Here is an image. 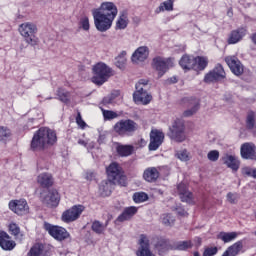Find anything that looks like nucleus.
<instances>
[{"mask_svg": "<svg viewBox=\"0 0 256 256\" xmlns=\"http://www.w3.org/2000/svg\"><path fill=\"white\" fill-rule=\"evenodd\" d=\"M256 125V113L253 110H249L246 116L247 129H254Z\"/></svg>", "mask_w": 256, "mask_h": 256, "instance_id": "obj_36", "label": "nucleus"}, {"mask_svg": "<svg viewBox=\"0 0 256 256\" xmlns=\"http://www.w3.org/2000/svg\"><path fill=\"white\" fill-rule=\"evenodd\" d=\"M194 256H201L199 252H194Z\"/></svg>", "mask_w": 256, "mask_h": 256, "instance_id": "obj_60", "label": "nucleus"}, {"mask_svg": "<svg viewBox=\"0 0 256 256\" xmlns=\"http://www.w3.org/2000/svg\"><path fill=\"white\" fill-rule=\"evenodd\" d=\"M137 213V207L131 206L124 209V211L117 217L115 224L124 223V221H129Z\"/></svg>", "mask_w": 256, "mask_h": 256, "instance_id": "obj_24", "label": "nucleus"}, {"mask_svg": "<svg viewBox=\"0 0 256 256\" xmlns=\"http://www.w3.org/2000/svg\"><path fill=\"white\" fill-rule=\"evenodd\" d=\"M37 182L39 183V185H41V187H51V185H53V176L48 173H42L38 176Z\"/></svg>", "mask_w": 256, "mask_h": 256, "instance_id": "obj_30", "label": "nucleus"}, {"mask_svg": "<svg viewBox=\"0 0 256 256\" xmlns=\"http://www.w3.org/2000/svg\"><path fill=\"white\" fill-rule=\"evenodd\" d=\"M149 199V196L145 192H136L133 195L134 203H145Z\"/></svg>", "mask_w": 256, "mask_h": 256, "instance_id": "obj_41", "label": "nucleus"}, {"mask_svg": "<svg viewBox=\"0 0 256 256\" xmlns=\"http://www.w3.org/2000/svg\"><path fill=\"white\" fill-rule=\"evenodd\" d=\"M106 173L108 175V181H112V183H118V185L125 186L127 178L123 174V168L117 163L112 162L107 168Z\"/></svg>", "mask_w": 256, "mask_h": 256, "instance_id": "obj_9", "label": "nucleus"}, {"mask_svg": "<svg viewBox=\"0 0 256 256\" xmlns=\"http://www.w3.org/2000/svg\"><path fill=\"white\" fill-rule=\"evenodd\" d=\"M59 201H61V197L59 196V192L55 189L49 190L47 196L43 199V203L48 207H57Z\"/></svg>", "mask_w": 256, "mask_h": 256, "instance_id": "obj_23", "label": "nucleus"}, {"mask_svg": "<svg viewBox=\"0 0 256 256\" xmlns=\"http://www.w3.org/2000/svg\"><path fill=\"white\" fill-rule=\"evenodd\" d=\"M136 90L133 93V99L136 103H140L141 105H149L153 99V96L149 94V80L141 79L136 83Z\"/></svg>", "mask_w": 256, "mask_h": 256, "instance_id": "obj_4", "label": "nucleus"}, {"mask_svg": "<svg viewBox=\"0 0 256 256\" xmlns=\"http://www.w3.org/2000/svg\"><path fill=\"white\" fill-rule=\"evenodd\" d=\"M152 66L158 72V77H162L167 73L169 67H171V59H165L158 56L153 59Z\"/></svg>", "mask_w": 256, "mask_h": 256, "instance_id": "obj_14", "label": "nucleus"}, {"mask_svg": "<svg viewBox=\"0 0 256 256\" xmlns=\"http://www.w3.org/2000/svg\"><path fill=\"white\" fill-rule=\"evenodd\" d=\"M118 13L117 5L113 2H103L99 8H94L92 10V16L97 31L100 33L109 31Z\"/></svg>", "mask_w": 256, "mask_h": 256, "instance_id": "obj_1", "label": "nucleus"}, {"mask_svg": "<svg viewBox=\"0 0 256 256\" xmlns=\"http://www.w3.org/2000/svg\"><path fill=\"white\" fill-rule=\"evenodd\" d=\"M178 215H181L182 217H185L187 215V212L183 209H177Z\"/></svg>", "mask_w": 256, "mask_h": 256, "instance_id": "obj_56", "label": "nucleus"}, {"mask_svg": "<svg viewBox=\"0 0 256 256\" xmlns=\"http://www.w3.org/2000/svg\"><path fill=\"white\" fill-rule=\"evenodd\" d=\"M240 154L242 159H250L256 161V146L251 142H246L241 145Z\"/></svg>", "mask_w": 256, "mask_h": 256, "instance_id": "obj_20", "label": "nucleus"}, {"mask_svg": "<svg viewBox=\"0 0 256 256\" xmlns=\"http://www.w3.org/2000/svg\"><path fill=\"white\" fill-rule=\"evenodd\" d=\"M171 245L169 244V240L167 239H160L158 243L156 244V249L160 253H165V251H169V248Z\"/></svg>", "mask_w": 256, "mask_h": 256, "instance_id": "obj_39", "label": "nucleus"}, {"mask_svg": "<svg viewBox=\"0 0 256 256\" xmlns=\"http://www.w3.org/2000/svg\"><path fill=\"white\" fill-rule=\"evenodd\" d=\"M209 64V60L206 57H193L189 55H184L179 61L180 67L182 69L189 71L193 69L194 71H203L205 67Z\"/></svg>", "mask_w": 256, "mask_h": 256, "instance_id": "obj_3", "label": "nucleus"}, {"mask_svg": "<svg viewBox=\"0 0 256 256\" xmlns=\"http://www.w3.org/2000/svg\"><path fill=\"white\" fill-rule=\"evenodd\" d=\"M76 123L81 129H85V127H87V123H85L81 117V112L77 113Z\"/></svg>", "mask_w": 256, "mask_h": 256, "instance_id": "obj_51", "label": "nucleus"}, {"mask_svg": "<svg viewBox=\"0 0 256 256\" xmlns=\"http://www.w3.org/2000/svg\"><path fill=\"white\" fill-rule=\"evenodd\" d=\"M133 146L132 145H123L118 144L116 147V151L120 157H129V155L133 154Z\"/></svg>", "mask_w": 256, "mask_h": 256, "instance_id": "obj_32", "label": "nucleus"}, {"mask_svg": "<svg viewBox=\"0 0 256 256\" xmlns=\"http://www.w3.org/2000/svg\"><path fill=\"white\" fill-rule=\"evenodd\" d=\"M161 221L165 227H172V225H175V217L171 214H163L161 216Z\"/></svg>", "mask_w": 256, "mask_h": 256, "instance_id": "obj_40", "label": "nucleus"}, {"mask_svg": "<svg viewBox=\"0 0 256 256\" xmlns=\"http://www.w3.org/2000/svg\"><path fill=\"white\" fill-rule=\"evenodd\" d=\"M247 33V27H239L232 30L228 36V45H236V43H240V41H243V38L247 37Z\"/></svg>", "mask_w": 256, "mask_h": 256, "instance_id": "obj_16", "label": "nucleus"}, {"mask_svg": "<svg viewBox=\"0 0 256 256\" xmlns=\"http://www.w3.org/2000/svg\"><path fill=\"white\" fill-rule=\"evenodd\" d=\"M79 25H80V29H82L83 31H89V29H91L89 17L87 16L81 17L79 21Z\"/></svg>", "mask_w": 256, "mask_h": 256, "instance_id": "obj_42", "label": "nucleus"}, {"mask_svg": "<svg viewBox=\"0 0 256 256\" xmlns=\"http://www.w3.org/2000/svg\"><path fill=\"white\" fill-rule=\"evenodd\" d=\"M58 99L62 101V103H67L69 101V92L64 91L63 88H59L57 91Z\"/></svg>", "mask_w": 256, "mask_h": 256, "instance_id": "obj_45", "label": "nucleus"}, {"mask_svg": "<svg viewBox=\"0 0 256 256\" xmlns=\"http://www.w3.org/2000/svg\"><path fill=\"white\" fill-rule=\"evenodd\" d=\"M207 158L209 159V161H213V162L218 161L219 160V151L211 150L210 152H208Z\"/></svg>", "mask_w": 256, "mask_h": 256, "instance_id": "obj_49", "label": "nucleus"}, {"mask_svg": "<svg viewBox=\"0 0 256 256\" xmlns=\"http://www.w3.org/2000/svg\"><path fill=\"white\" fill-rule=\"evenodd\" d=\"M102 103L103 105H111L113 103V95L104 97Z\"/></svg>", "mask_w": 256, "mask_h": 256, "instance_id": "obj_53", "label": "nucleus"}, {"mask_svg": "<svg viewBox=\"0 0 256 256\" xmlns=\"http://www.w3.org/2000/svg\"><path fill=\"white\" fill-rule=\"evenodd\" d=\"M250 39L254 45H256V32L250 36Z\"/></svg>", "mask_w": 256, "mask_h": 256, "instance_id": "obj_57", "label": "nucleus"}, {"mask_svg": "<svg viewBox=\"0 0 256 256\" xmlns=\"http://www.w3.org/2000/svg\"><path fill=\"white\" fill-rule=\"evenodd\" d=\"M149 57V48L147 46H140L132 54L133 63H143Z\"/></svg>", "mask_w": 256, "mask_h": 256, "instance_id": "obj_22", "label": "nucleus"}, {"mask_svg": "<svg viewBox=\"0 0 256 256\" xmlns=\"http://www.w3.org/2000/svg\"><path fill=\"white\" fill-rule=\"evenodd\" d=\"M92 231L94 233H97V235H102V233H105V229H107V224L104 225L100 221H94L91 226Z\"/></svg>", "mask_w": 256, "mask_h": 256, "instance_id": "obj_37", "label": "nucleus"}, {"mask_svg": "<svg viewBox=\"0 0 256 256\" xmlns=\"http://www.w3.org/2000/svg\"><path fill=\"white\" fill-rule=\"evenodd\" d=\"M0 247L3 251H13L17 247V243L11 239L7 232L0 231Z\"/></svg>", "mask_w": 256, "mask_h": 256, "instance_id": "obj_21", "label": "nucleus"}, {"mask_svg": "<svg viewBox=\"0 0 256 256\" xmlns=\"http://www.w3.org/2000/svg\"><path fill=\"white\" fill-rule=\"evenodd\" d=\"M218 252L219 249H217V247H208L204 250L203 256H214Z\"/></svg>", "mask_w": 256, "mask_h": 256, "instance_id": "obj_50", "label": "nucleus"}, {"mask_svg": "<svg viewBox=\"0 0 256 256\" xmlns=\"http://www.w3.org/2000/svg\"><path fill=\"white\" fill-rule=\"evenodd\" d=\"M143 179L147 183H155L159 179V170L156 167L146 168L143 172Z\"/></svg>", "mask_w": 256, "mask_h": 256, "instance_id": "obj_26", "label": "nucleus"}, {"mask_svg": "<svg viewBox=\"0 0 256 256\" xmlns=\"http://www.w3.org/2000/svg\"><path fill=\"white\" fill-rule=\"evenodd\" d=\"M113 129L120 137H131L139 129V125L131 119H122L113 126Z\"/></svg>", "mask_w": 256, "mask_h": 256, "instance_id": "obj_6", "label": "nucleus"}, {"mask_svg": "<svg viewBox=\"0 0 256 256\" xmlns=\"http://www.w3.org/2000/svg\"><path fill=\"white\" fill-rule=\"evenodd\" d=\"M237 237H239V233L237 232H220L217 235V239H220L223 243H231V241H235Z\"/></svg>", "mask_w": 256, "mask_h": 256, "instance_id": "obj_31", "label": "nucleus"}, {"mask_svg": "<svg viewBox=\"0 0 256 256\" xmlns=\"http://www.w3.org/2000/svg\"><path fill=\"white\" fill-rule=\"evenodd\" d=\"M127 25H129V18L127 14H121L116 21V29L123 30L127 29Z\"/></svg>", "mask_w": 256, "mask_h": 256, "instance_id": "obj_35", "label": "nucleus"}, {"mask_svg": "<svg viewBox=\"0 0 256 256\" xmlns=\"http://www.w3.org/2000/svg\"><path fill=\"white\" fill-rule=\"evenodd\" d=\"M242 173L246 175V177H253V179H256V169L244 167Z\"/></svg>", "mask_w": 256, "mask_h": 256, "instance_id": "obj_48", "label": "nucleus"}, {"mask_svg": "<svg viewBox=\"0 0 256 256\" xmlns=\"http://www.w3.org/2000/svg\"><path fill=\"white\" fill-rule=\"evenodd\" d=\"M159 11H173V0H166L159 6Z\"/></svg>", "mask_w": 256, "mask_h": 256, "instance_id": "obj_44", "label": "nucleus"}, {"mask_svg": "<svg viewBox=\"0 0 256 256\" xmlns=\"http://www.w3.org/2000/svg\"><path fill=\"white\" fill-rule=\"evenodd\" d=\"M225 77V69L221 64H217L212 71L205 75L204 81L205 83H213V81H221V79H225Z\"/></svg>", "mask_w": 256, "mask_h": 256, "instance_id": "obj_15", "label": "nucleus"}, {"mask_svg": "<svg viewBox=\"0 0 256 256\" xmlns=\"http://www.w3.org/2000/svg\"><path fill=\"white\" fill-rule=\"evenodd\" d=\"M103 117L107 121H111V119H117V114L111 110L102 109Z\"/></svg>", "mask_w": 256, "mask_h": 256, "instance_id": "obj_47", "label": "nucleus"}, {"mask_svg": "<svg viewBox=\"0 0 256 256\" xmlns=\"http://www.w3.org/2000/svg\"><path fill=\"white\" fill-rule=\"evenodd\" d=\"M169 137L176 143H183L187 140V134L185 133V121L183 119H175L172 125L169 127Z\"/></svg>", "mask_w": 256, "mask_h": 256, "instance_id": "obj_8", "label": "nucleus"}, {"mask_svg": "<svg viewBox=\"0 0 256 256\" xmlns=\"http://www.w3.org/2000/svg\"><path fill=\"white\" fill-rule=\"evenodd\" d=\"M193 247V244L191 241H180L176 244V249L178 251H187V249H191Z\"/></svg>", "mask_w": 256, "mask_h": 256, "instance_id": "obj_43", "label": "nucleus"}, {"mask_svg": "<svg viewBox=\"0 0 256 256\" xmlns=\"http://www.w3.org/2000/svg\"><path fill=\"white\" fill-rule=\"evenodd\" d=\"M44 229L57 241H65V239H69V232L61 227V226H53L49 223L44 224Z\"/></svg>", "mask_w": 256, "mask_h": 256, "instance_id": "obj_11", "label": "nucleus"}, {"mask_svg": "<svg viewBox=\"0 0 256 256\" xmlns=\"http://www.w3.org/2000/svg\"><path fill=\"white\" fill-rule=\"evenodd\" d=\"M243 250V241H237L229 246L221 256H237Z\"/></svg>", "mask_w": 256, "mask_h": 256, "instance_id": "obj_28", "label": "nucleus"}, {"mask_svg": "<svg viewBox=\"0 0 256 256\" xmlns=\"http://www.w3.org/2000/svg\"><path fill=\"white\" fill-rule=\"evenodd\" d=\"M113 187V181L103 180L99 186V193L102 197H109L111 195V189Z\"/></svg>", "mask_w": 256, "mask_h": 256, "instance_id": "obj_29", "label": "nucleus"}, {"mask_svg": "<svg viewBox=\"0 0 256 256\" xmlns=\"http://www.w3.org/2000/svg\"><path fill=\"white\" fill-rule=\"evenodd\" d=\"M225 61L234 75H243V64H241L237 56H228L225 58Z\"/></svg>", "mask_w": 256, "mask_h": 256, "instance_id": "obj_19", "label": "nucleus"}, {"mask_svg": "<svg viewBox=\"0 0 256 256\" xmlns=\"http://www.w3.org/2000/svg\"><path fill=\"white\" fill-rule=\"evenodd\" d=\"M174 157L186 163L187 161H191V153L188 149L176 150L174 153Z\"/></svg>", "mask_w": 256, "mask_h": 256, "instance_id": "obj_33", "label": "nucleus"}, {"mask_svg": "<svg viewBox=\"0 0 256 256\" xmlns=\"http://www.w3.org/2000/svg\"><path fill=\"white\" fill-rule=\"evenodd\" d=\"M170 81L171 83H177V78L176 77L170 78Z\"/></svg>", "mask_w": 256, "mask_h": 256, "instance_id": "obj_59", "label": "nucleus"}, {"mask_svg": "<svg viewBox=\"0 0 256 256\" xmlns=\"http://www.w3.org/2000/svg\"><path fill=\"white\" fill-rule=\"evenodd\" d=\"M19 33L24 37L26 43L35 47L39 45V38L35 35L37 33V26L31 22H25L20 25Z\"/></svg>", "mask_w": 256, "mask_h": 256, "instance_id": "obj_7", "label": "nucleus"}, {"mask_svg": "<svg viewBox=\"0 0 256 256\" xmlns=\"http://www.w3.org/2000/svg\"><path fill=\"white\" fill-rule=\"evenodd\" d=\"M95 177H96V174H95V172H93V171H88V172L86 173V179H87L88 181H93V179H95Z\"/></svg>", "mask_w": 256, "mask_h": 256, "instance_id": "obj_54", "label": "nucleus"}, {"mask_svg": "<svg viewBox=\"0 0 256 256\" xmlns=\"http://www.w3.org/2000/svg\"><path fill=\"white\" fill-rule=\"evenodd\" d=\"M94 76L91 81L95 85H103L109 81L110 77H113V69L103 62H98L92 68Z\"/></svg>", "mask_w": 256, "mask_h": 256, "instance_id": "obj_5", "label": "nucleus"}, {"mask_svg": "<svg viewBox=\"0 0 256 256\" xmlns=\"http://www.w3.org/2000/svg\"><path fill=\"white\" fill-rule=\"evenodd\" d=\"M27 255L28 256H53V252L51 251V248L49 246L42 243H36L30 248Z\"/></svg>", "mask_w": 256, "mask_h": 256, "instance_id": "obj_18", "label": "nucleus"}, {"mask_svg": "<svg viewBox=\"0 0 256 256\" xmlns=\"http://www.w3.org/2000/svg\"><path fill=\"white\" fill-rule=\"evenodd\" d=\"M9 229V233H11V235L15 236V239H23V234H21V228L19 227V225H17V223L12 222L9 224L8 226Z\"/></svg>", "mask_w": 256, "mask_h": 256, "instance_id": "obj_34", "label": "nucleus"}, {"mask_svg": "<svg viewBox=\"0 0 256 256\" xmlns=\"http://www.w3.org/2000/svg\"><path fill=\"white\" fill-rule=\"evenodd\" d=\"M165 141V134L163 131L154 129L150 132V143L148 146L149 151H157L160 145H163Z\"/></svg>", "mask_w": 256, "mask_h": 256, "instance_id": "obj_12", "label": "nucleus"}, {"mask_svg": "<svg viewBox=\"0 0 256 256\" xmlns=\"http://www.w3.org/2000/svg\"><path fill=\"white\" fill-rule=\"evenodd\" d=\"M9 209L16 213V215H27L29 214V204H27V200H12L9 202Z\"/></svg>", "mask_w": 256, "mask_h": 256, "instance_id": "obj_13", "label": "nucleus"}, {"mask_svg": "<svg viewBox=\"0 0 256 256\" xmlns=\"http://www.w3.org/2000/svg\"><path fill=\"white\" fill-rule=\"evenodd\" d=\"M78 143L79 145H83L84 147H87V143L85 142V140H79Z\"/></svg>", "mask_w": 256, "mask_h": 256, "instance_id": "obj_58", "label": "nucleus"}, {"mask_svg": "<svg viewBox=\"0 0 256 256\" xmlns=\"http://www.w3.org/2000/svg\"><path fill=\"white\" fill-rule=\"evenodd\" d=\"M57 143V133L47 127L36 131L30 143L31 151H45Z\"/></svg>", "mask_w": 256, "mask_h": 256, "instance_id": "obj_2", "label": "nucleus"}, {"mask_svg": "<svg viewBox=\"0 0 256 256\" xmlns=\"http://www.w3.org/2000/svg\"><path fill=\"white\" fill-rule=\"evenodd\" d=\"M85 211V206L74 205L70 209L64 211L61 216V220L64 223H73L81 217V214Z\"/></svg>", "mask_w": 256, "mask_h": 256, "instance_id": "obj_10", "label": "nucleus"}, {"mask_svg": "<svg viewBox=\"0 0 256 256\" xmlns=\"http://www.w3.org/2000/svg\"><path fill=\"white\" fill-rule=\"evenodd\" d=\"M178 193L181 201L184 203H193V194L189 192L185 183H180L178 185Z\"/></svg>", "mask_w": 256, "mask_h": 256, "instance_id": "obj_27", "label": "nucleus"}, {"mask_svg": "<svg viewBox=\"0 0 256 256\" xmlns=\"http://www.w3.org/2000/svg\"><path fill=\"white\" fill-rule=\"evenodd\" d=\"M116 67L119 69H123L125 67V63H127V52L122 51L117 57H116Z\"/></svg>", "mask_w": 256, "mask_h": 256, "instance_id": "obj_38", "label": "nucleus"}, {"mask_svg": "<svg viewBox=\"0 0 256 256\" xmlns=\"http://www.w3.org/2000/svg\"><path fill=\"white\" fill-rule=\"evenodd\" d=\"M237 199H238L237 194H233L231 192L227 194V201L229 203H237Z\"/></svg>", "mask_w": 256, "mask_h": 256, "instance_id": "obj_52", "label": "nucleus"}, {"mask_svg": "<svg viewBox=\"0 0 256 256\" xmlns=\"http://www.w3.org/2000/svg\"><path fill=\"white\" fill-rule=\"evenodd\" d=\"M145 145H147V141L145 139L141 138L140 140H138L137 142L138 147H145Z\"/></svg>", "mask_w": 256, "mask_h": 256, "instance_id": "obj_55", "label": "nucleus"}, {"mask_svg": "<svg viewBox=\"0 0 256 256\" xmlns=\"http://www.w3.org/2000/svg\"><path fill=\"white\" fill-rule=\"evenodd\" d=\"M183 103H186L187 110L183 112V117H193L197 111H199L201 104L199 103V99L197 98H184Z\"/></svg>", "mask_w": 256, "mask_h": 256, "instance_id": "obj_17", "label": "nucleus"}, {"mask_svg": "<svg viewBox=\"0 0 256 256\" xmlns=\"http://www.w3.org/2000/svg\"><path fill=\"white\" fill-rule=\"evenodd\" d=\"M222 161L225 166H227L229 169H232V171H239V167L241 163L239 162V159L235 155H229L226 154Z\"/></svg>", "mask_w": 256, "mask_h": 256, "instance_id": "obj_25", "label": "nucleus"}, {"mask_svg": "<svg viewBox=\"0 0 256 256\" xmlns=\"http://www.w3.org/2000/svg\"><path fill=\"white\" fill-rule=\"evenodd\" d=\"M11 137V130L7 127H0V141H7Z\"/></svg>", "mask_w": 256, "mask_h": 256, "instance_id": "obj_46", "label": "nucleus"}]
</instances>
